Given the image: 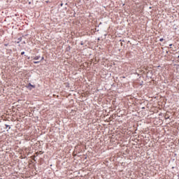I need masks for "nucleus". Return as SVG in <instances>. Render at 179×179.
I'll return each mask as SVG.
<instances>
[{
    "label": "nucleus",
    "mask_w": 179,
    "mask_h": 179,
    "mask_svg": "<svg viewBox=\"0 0 179 179\" xmlns=\"http://www.w3.org/2000/svg\"><path fill=\"white\" fill-rule=\"evenodd\" d=\"M42 59V60H43V59H44V57H42V59Z\"/></svg>",
    "instance_id": "nucleus-7"
},
{
    "label": "nucleus",
    "mask_w": 179,
    "mask_h": 179,
    "mask_svg": "<svg viewBox=\"0 0 179 179\" xmlns=\"http://www.w3.org/2000/svg\"><path fill=\"white\" fill-rule=\"evenodd\" d=\"M159 41H164V38H160Z\"/></svg>",
    "instance_id": "nucleus-2"
},
{
    "label": "nucleus",
    "mask_w": 179,
    "mask_h": 179,
    "mask_svg": "<svg viewBox=\"0 0 179 179\" xmlns=\"http://www.w3.org/2000/svg\"><path fill=\"white\" fill-rule=\"evenodd\" d=\"M40 62H34V64H38Z\"/></svg>",
    "instance_id": "nucleus-3"
},
{
    "label": "nucleus",
    "mask_w": 179,
    "mask_h": 179,
    "mask_svg": "<svg viewBox=\"0 0 179 179\" xmlns=\"http://www.w3.org/2000/svg\"><path fill=\"white\" fill-rule=\"evenodd\" d=\"M33 58V59H34L35 61H37L38 59H40L41 57L40 56H36L34 57H31Z\"/></svg>",
    "instance_id": "nucleus-1"
},
{
    "label": "nucleus",
    "mask_w": 179,
    "mask_h": 179,
    "mask_svg": "<svg viewBox=\"0 0 179 179\" xmlns=\"http://www.w3.org/2000/svg\"><path fill=\"white\" fill-rule=\"evenodd\" d=\"M24 52H21V55H24Z\"/></svg>",
    "instance_id": "nucleus-4"
},
{
    "label": "nucleus",
    "mask_w": 179,
    "mask_h": 179,
    "mask_svg": "<svg viewBox=\"0 0 179 179\" xmlns=\"http://www.w3.org/2000/svg\"><path fill=\"white\" fill-rule=\"evenodd\" d=\"M6 127H8V125H6Z\"/></svg>",
    "instance_id": "nucleus-8"
},
{
    "label": "nucleus",
    "mask_w": 179,
    "mask_h": 179,
    "mask_svg": "<svg viewBox=\"0 0 179 179\" xmlns=\"http://www.w3.org/2000/svg\"><path fill=\"white\" fill-rule=\"evenodd\" d=\"M169 45H170V47H171V45H173V44H170Z\"/></svg>",
    "instance_id": "nucleus-6"
},
{
    "label": "nucleus",
    "mask_w": 179,
    "mask_h": 179,
    "mask_svg": "<svg viewBox=\"0 0 179 179\" xmlns=\"http://www.w3.org/2000/svg\"><path fill=\"white\" fill-rule=\"evenodd\" d=\"M30 86H31V87H34V85H31V84H30Z\"/></svg>",
    "instance_id": "nucleus-5"
}]
</instances>
